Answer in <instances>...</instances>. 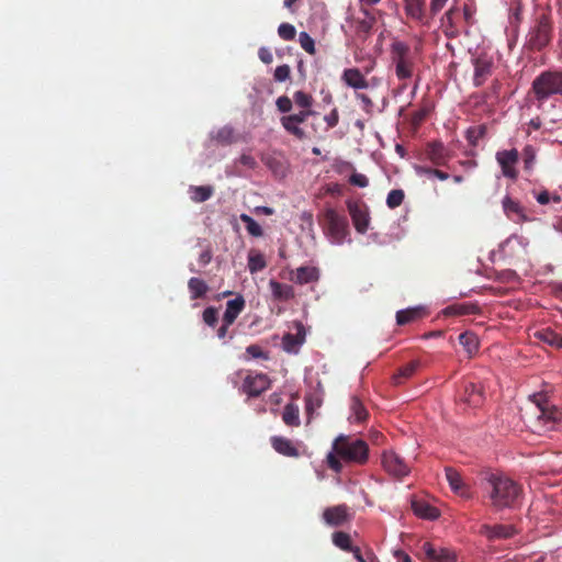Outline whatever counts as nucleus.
<instances>
[{"mask_svg": "<svg viewBox=\"0 0 562 562\" xmlns=\"http://www.w3.org/2000/svg\"><path fill=\"white\" fill-rule=\"evenodd\" d=\"M351 553L353 554V558L358 561V562H371V557L369 555V553H372L371 551H368L366 553V555H363L360 551V549L358 547H356Z\"/></svg>", "mask_w": 562, "mask_h": 562, "instance_id": "59", "label": "nucleus"}, {"mask_svg": "<svg viewBox=\"0 0 562 562\" xmlns=\"http://www.w3.org/2000/svg\"><path fill=\"white\" fill-rule=\"evenodd\" d=\"M412 507L414 513L422 518L436 519L439 516L438 509L426 502H413Z\"/></svg>", "mask_w": 562, "mask_h": 562, "instance_id": "34", "label": "nucleus"}, {"mask_svg": "<svg viewBox=\"0 0 562 562\" xmlns=\"http://www.w3.org/2000/svg\"><path fill=\"white\" fill-rule=\"evenodd\" d=\"M443 313L446 315H475L480 313V307L472 303H458L447 306Z\"/></svg>", "mask_w": 562, "mask_h": 562, "instance_id": "29", "label": "nucleus"}, {"mask_svg": "<svg viewBox=\"0 0 562 562\" xmlns=\"http://www.w3.org/2000/svg\"><path fill=\"white\" fill-rule=\"evenodd\" d=\"M495 158L503 176L514 181L517 180L518 170L516 169V165L519 160L518 150L516 148L499 150L496 153Z\"/></svg>", "mask_w": 562, "mask_h": 562, "instance_id": "9", "label": "nucleus"}, {"mask_svg": "<svg viewBox=\"0 0 562 562\" xmlns=\"http://www.w3.org/2000/svg\"><path fill=\"white\" fill-rule=\"evenodd\" d=\"M305 341V330L301 323L297 324L296 334H285L282 338V347L289 353H297Z\"/></svg>", "mask_w": 562, "mask_h": 562, "instance_id": "19", "label": "nucleus"}, {"mask_svg": "<svg viewBox=\"0 0 562 562\" xmlns=\"http://www.w3.org/2000/svg\"><path fill=\"white\" fill-rule=\"evenodd\" d=\"M315 114L316 112L314 110L300 109L297 113L281 116L280 123L286 133L299 140H305L307 138V134L300 125L304 123L310 116Z\"/></svg>", "mask_w": 562, "mask_h": 562, "instance_id": "7", "label": "nucleus"}, {"mask_svg": "<svg viewBox=\"0 0 562 562\" xmlns=\"http://www.w3.org/2000/svg\"><path fill=\"white\" fill-rule=\"evenodd\" d=\"M324 121L326 122L328 128L335 127L339 122L338 110L336 108L333 109L329 114L324 116Z\"/></svg>", "mask_w": 562, "mask_h": 562, "instance_id": "53", "label": "nucleus"}, {"mask_svg": "<svg viewBox=\"0 0 562 562\" xmlns=\"http://www.w3.org/2000/svg\"><path fill=\"white\" fill-rule=\"evenodd\" d=\"M190 191L192 192L191 199L198 203L209 200L214 192L211 186L191 187Z\"/></svg>", "mask_w": 562, "mask_h": 562, "instance_id": "40", "label": "nucleus"}, {"mask_svg": "<svg viewBox=\"0 0 562 562\" xmlns=\"http://www.w3.org/2000/svg\"><path fill=\"white\" fill-rule=\"evenodd\" d=\"M459 342L464 347L470 356L475 353L479 349L477 336L471 331L460 334Z\"/></svg>", "mask_w": 562, "mask_h": 562, "instance_id": "37", "label": "nucleus"}, {"mask_svg": "<svg viewBox=\"0 0 562 562\" xmlns=\"http://www.w3.org/2000/svg\"><path fill=\"white\" fill-rule=\"evenodd\" d=\"M282 420L285 425L291 427L300 426V409L294 403H288L282 413Z\"/></svg>", "mask_w": 562, "mask_h": 562, "instance_id": "32", "label": "nucleus"}, {"mask_svg": "<svg viewBox=\"0 0 562 562\" xmlns=\"http://www.w3.org/2000/svg\"><path fill=\"white\" fill-rule=\"evenodd\" d=\"M258 56H259V59L263 63V64H271L272 60H273V56H272V53L270 52V49L266 48V47H261L259 48L258 50Z\"/></svg>", "mask_w": 562, "mask_h": 562, "instance_id": "57", "label": "nucleus"}, {"mask_svg": "<svg viewBox=\"0 0 562 562\" xmlns=\"http://www.w3.org/2000/svg\"><path fill=\"white\" fill-rule=\"evenodd\" d=\"M333 543L342 551L351 552L356 547L351 543V537L344 531H336L333 533Z\"/></svg>", "mask_w": 562, "mask_h": 562, "instance_id": "38", "label": "nucleus"}, {"mask_svg": "<svg viewBox=\"0 0 562 562\" xmlns=\"http://www.w3.org/2000/svg\"><path fill=\"white\" fill-rule=\"evenodd\" d=\"M270 379L263 373L247 374L243 382V392L257 397L270 387Z\"/></svg>", "mask_w": 562, "mask_h": 562, "instance_id": "11", "label": "nucleus"}, {"mask_svg": "<svg viewBox=\"0 0 562 562\" xmlns=\"http://www.w3.org/2000/svg\"><path fill=\"white\" fill-rule=\"evenodd\" d=\"M291 69L288 65L278 66L274 70V80L278 82H283L290 78Z\"/></svg>", "mask_w": 562, "mask_h": 562, "instance_id": "49", "label": "nucleus"}, {"mask_svg": "<svg viewBox=\"0 0 562 562\" xmlns=\"http://www.w3.org/2000/svg\"><path fill=\"white\" fill-rule=\"evenodd\" d=\"M473 14H474V11L472 10V8L468 4H465L463 7V18L468 25L473 24Z\"/></svg>", "mask_w": 562, "mask_h": 562, "instance_id": "61", "label": "nucleus"}, {"mask_svg": "<svg viewBox=\"0 0 562 562\" xmlns=\"http://www.w3.org/2000/svg\"><path fill=\"white\" fill-rule=\"evenodd\" d=\"M341 80L353 89H367L369 87L368 80L358 68H347L341 75Z\"/></svg>", "mask_w": 562, "mask_h": 562, "instance_id": "20", "label": "nucleus"}, {"mask_svg": "<svg viewBox=\"0 0 562 562\" xmlns=\"http://www.w3.org/2000/svg\"><path fill=\"white\" fill-rule=\"evenodd\" d=\"M350 416L349 419L357 423H362L368 418V411L358 396H352L350 400Z\"/></svg>", "mask_w": 562, "mask_h": 562, "instance_id": "31", "label": "nucleus"}, {"mask_svg": "<svg viewBox=\"0 0 562 562\" xmlns=\"http://www.w3.org/2000/svg\"><path fill=\"white\" fill-rule=\"evenodd\" d=\"M299 42H300L301 47L305 52H307L311 55L315 54V52H316L315 42L306 32H301L299 34Z\"/></svg>", "mask_w": 562, "mask_h": 562, "instance_id": "45", "label": "nucleus"}, {"mask_svg": "<svg viewBox=\"0 0 562 562\" xmlns=\"http://www.w3.org/2000/svg\"><path fill=\"white\" fill-rule=\"evenodd\" d=\"M319 279V271L315 267L303 266L296 269L294 277L291 278L297 284H307Z\"/></svg>", "mask_w": 562, "mask_h": 562, "instance_id": "26", "label": "nucleus"}, {"mask_svg": "<svg viewBox=\"0 0 562 562\" xmlns=\"http://www.w3.org/2000/svg\"><path fill=\"white\" fill-rule=\"evenodd\" d=\"M535 337L551 347L562 349V336L550 328H543L535 333Z\"/></svg>", "mask_w": 562, "mask_h": 562, "instance_id": "27", "label": "nucleus"}, {"mask_svg": "<svg viewBox=\"0 0 562 562\" xmlns=\"http://www.w3.org/2000/svg\"><path fill=\"white\" fill-rule=\"evenodd\" d=\"M459 401L469 407H479L484 402L483 387L480 383L467 381L463 384V391L459 395Z\"/></svg>", "mask_w": 562, "mask_h": 562, "instance_id": "13", "label": "nucleus"}, {"mask_svg": "<svg viewBox=\"0 0 562 562\" xmlns=\"http://www.w3.org/2000/svg\"><path fill=\"white\" fill-rule=\"evenodd\" d=\"M536 199L539 204L546 205L551 201V195L547 190H543L536 196Z\"/></svg>", "mask_w": 562, "mask_h": 562, "instance_id": "62", "label": "nucleus"}, {"mask_svg": "<svg viewBox=\"0 0 562 562\" xmlns=\"http://www.w3.org/2000/svg\"><path fill=\"white\" fill-rule=\"evenodd\" d=\"M458 12L457 7L450 8L443 15L445 25H448L450 27H453L454 20L453 16Z\"/></svg>", "mask_w": 562, "mask_h": 562, "instance_id": "58", "label": "nucleus"}, {"mask_svg": "<svg viewBox=\"0 0 562 562\" xmlns=\"http://www.w3.org/2000/svg\"><path fill=\"white\" fill-rule=\"evenodd\" d=\"M529 398L535 404L532 430L539 435L552 430L562 431V409L553 405L542 393L532 394Z\"/></svg>", "mask_w": 562, "mask_h": 562, "instance_id": "3", "label": "nucleus"}, {"mask_svg": "<svg viewBox=\"0 0 562 562\" xmlns=\"http://www.w3.org/2000/svg\"><path fill=\"white\" fill-rule=\"evenodd\" d=\"M395 74L400 80L408 79L413 75V63L409 59L395 58Z\"/></svg>", "mask_w": 562, "mask_h": 562, "instance_id": "36", "label": "nucleus"}, {"mask_svg": "<svg viewBox=\"0 0 562 562\" xmlns=\"http://www.w3.org/2000/svg\"><path fill=\"white\" fill-rule=\"evenodd\" d=\"M383 469L392 476L402 479L409 473L408 465L394 451H384L382 454Z\"/></svg>", "mask_w": 562, "mask_h": 562, "instance_id": "10", "label": "nucleus"}, {"mask_svg": "<svg viewBox=\"0 0 562 562\" xmlns=\"http://www.w3.org/2000/svg\"><path fill=\"white\" fill-rule=\"evenodd\" d=\"M272 448L280 454L291 458L300 457L299 449L293 445V442L281 436H273L271 438Z\"/></svg>", "mask_w": 562, "mask_h": 562, "instance_id": "21", "label": "nucleus"}, {"mask_svg": "<svg viewBox=\"0 0 562 562\" xmlns=\"http://www.w3.org/2000/svg\"><path fill=\"white\" fill-rule=\"evenodd\" d=\"M356 98L362 102L363 111L371 114L373 109V101L371 98L364 93H356Z\"/></svg>", "mask_w": 562, "mask_h": 562, "instance_id": "52", "label": "nucleus"}, {"mask_svg": "<svg viewBox=\"0 0 562 562\" xmlns=\"http://www.w3.org/2000/svg\"><path fill=\"white\" fill-rule=\"evenodd\" d=\"M347 207L356 231L360 234H364L368 231L370 223L368 207L358 202H348Z\"/></svg>", "mask_w": 562, "mask_h": 562, "instance_id": "12", "label": "nucleus"}, {"mask_svg": "<svg viewBox=\"0 0 562 562\" xmlns=\"http://www.w3.org/2000/svg\"><path fill=\"white\" fill-rule=\"evenodd\" d=\"M491 487L490 499L496 509L512 508L521 495V487L510 477L491 474L487 479Z\"/></svg>", "mask_w": 562, "mask_h": 562, "instance_id": "4", "label": "nucleus"}, {"mask_svg": "<svg viewBox=\"0 0 562 562\" xmlns=\"http://www.w3.org/2000/svg\"><path fill=\"white\" fill-rule=\"evenodd\" d=\"M278 34L284 41H292L295 38L296 30L290 23H282L278 27Z\"/></svg>", "mask_w": 562, "mask_h": 562, "instance_id": "46", "label": "nucleus"}, {"mask_svg": "<svg viewBox=\"0 0 562 562\" xmlns=\"http://www.w3.org/2000/svg\"><path fill=\"white\" fill-rule=\"evenodd\" d=\"M420 558L425 562H456L457 553L450 548L424 542L420 547Z\"/></svg>", "mask_w": 562, "mask_h": 562, "instance_id": "8", "label": "nucleus"}, {"mask_svg": "<svg viewBox=\"0 0 562 562\" xmlns=\"http://www.w3.org/2000/svg\"><path fill=\"white\" fill-rule=\"evenodd\" d=\"M503 210L506 216L514 222H524L527 220V216L524 212L522 206L519 202L513 200L510 196L506 195L503 199Z\"/></svg>", "mask_w": 562, "mask_h": 562, "instance_id": "23", "label": "nucleus"}, {"mask_svg": "<svg viewBox=\"0 0 562 562\" xmlns=\"http://www.w3.org/2000/svg\"><path fill=\"white\" fill-rule=\"evenodd\" d=\"M537 148L533 147L532 145H526L524 148H522V161H524V170L527 172V173H532L533 169H535V165H536V161H537Z\"/></svg>", "mask_w": 562, "mask_h": 562, "instance_id": "35", "label": "nucleus"}, {"mask_svg": "<svg viewBox=\"0 0 562 562\" xmlns=\"http://www.w3.org/2000/svg\"><path fill=\"white\" fill-rule=\"evenodd\" d=\"M202 318L207 326L214 328L218 322V310L214 306L206 307L202 313Z\"/></svg>", "mask_w": 562, "mask_h": 562, "instance_id": "44", "label": "nucleus"}, {"mask_svg": "<svg viewBox=\"0 0 562 562\" xmlns=\"http://www.w3.org/2000/svg\"><path fill=\"white\" fill-rule=\"evenodd\" d=\"M420 367L419 360H413L405 366L401 367L397 372L393 375L395 384H402L405 380L412 378Z\"/></svg>", "mask_w": 562, "mask_h": 562, "instance_id": "30", "label": "nucleus"}, {"mask_svg": "<svg viewBox=\"0 0 562 562\" xmlns=\"http://www.w3.org/2000/svg\"><path fill=\"white\" fill-rule=\"evenodd\" d=\"M245 308V300L241 295H238L234 300H229L226 303V308L223 315V322L226 324H234L238 315Z\"/></svg>", "mask_w": 562, "mask_h": 562, "instance_id": "24", "label": "nucleus"}, {"mask_svg": "<svg viewBox=\"0 0 562 562\" xmlns=\"http://www.w3.org/2000/svg\"><path fill=\"white\" fill-rule=\"evenodd\" d=\"M239 218L246 225V229L249 235L254 237H261L263 235L261 226L251 216L243 213Z\"/></svg>", "mask_w": 562, "mask_h": 562, "instance_id": "41", "label": "nucleus"}, {"mask_svg": "<svg viewBox=\"0 0 562 562\" xmlns=\"http://www.w3.org/2000/svg\"><path fill=\"white\" fill-rule=\"evenodd\" d=\"M405 194L401 189L391 190L386 198V205L390 209H395L400 206L404 201Z\"/></svg>", "mask_w": 562, "mask_h": 562, "instance_id": "43", "label": "nucleus"}, {"mask_svg": "<svg viewBox=\"0 0 562 562\" xmlns=\"http://www.w3.org/2000/svg\"><path fill=\"white\" fill-rule=\"evenodd\" d=\"M239 162L249 169H255L257 167L255 157L249 154H243L239 158Z\"/></svg>", "mask_w": 562, "mask_h": 562, "instance_id": "55", "label": "nucleus"}, {"mask_svg": "<svg viewBox=\"0 0 562 562\" xmlns=\"http://www.w3.org/2000/svg\"><path fill=\"white\" fill-rule=\"evenodd\" d=\"M188 289L190 291L191 300L201 299L209 291V286H207L206 282L204 280L195 278V277L191 278L188 281Z\"/></svg>", "mask_w": 562, "mask_h": 562, "instance_id": "33", "label": "nucleus"}, {"mask_svg": "<svg viewBox=\"0 0 562 562\" xmlns=\"http://www.w3.org/2000/svg\"><path fill=\"white\" fill-rule=\"evenodd\" d=\"M435 170L436 169L430 167L415 166V171L418 176L434 177Z\"/></svg>", "mask_w": 562, "mask_h": 562, "instance_id": "60", "label": "nucleus"}, {"mask_svg": "<svg viewBox=\"0 0 562 562\" xmlns=\"http://www.w3.org/2000/svg\"><path fill=\"white\" fill-rule=\"evenodd\" d=\"M394 557L396 558L397 562H413L412 558L403 550H395Z\"/></svg>", "mask_w": 562, "mask_h": 562, "instance_id": "64", "label": "nucleus"}, {"mask_svg": "<svg viewBox=\"0 0 562 562\" xmlns=\"http://www.w3.org/2000/svg\"><path fill=\"white\" fill-rule=\"evenodd\" d=\"M446 479L451 490L463 498H470L471 493L467 484L463 482L461 474L453 468L445 469Z\"/></svg>", "mask_w": 562, "mask_h": 562, "instance_id": "18", "label": "nucleus"}, {"mask_svg": "<svg viewBox=\"0 0 562 562\" xmlns=\"http://www.w3.org/2000/svg\"><path fill=\"white\" fill-rule=\"evenodd\" d=\"M369 446L364 440L339 435L334 439L331 450L326 456V464L338 474L344 469V462L364 465L369 460Z\"/></svg>", "mask_w": 562, "mask_h": 562, "instance_id": "1", "label": "nucleus"}, {"mask_svg": "<svg viewBox=\"0 0 562 562\" xmlns=\"http://www.w3.org/2000/svg\"><path fill=\"white\" fill-rule=\"evenodd\" d=\"M232 136L231 130L223 128L218 131L216 138L223 143H229Z\"/></svg>", "mask_w": 562, "mask_h": 562, "instance_id": "63", "label": "nucleus"}, {"mask_svg": "<svg viewBox=\"0 0 562 562\" xmlns=\"http://www.w3.org/2000/svg\"><path fill=\"white\" fill-rule=\"evenodd\" d=\"M324 229L335 244H342L349 233L348 220L334 209L324 212Z\"/></svg>", "mask_w": 562, "mask_h": 562, "instance_id": "6", "label": "nucleus"}, {"mask_svg": "<svg viewBox=\"0 0 562 562\" xmlns=\"http://www.w3.org/2000/svg\"><path fill=\"white\" fill-rule=\"evenodd\" d=\"M531 90L539 103L550 98H562V70L549 69L539 74L532 81Z\"/></svg>", "mask_w": 562, "mask_h": 562, "instance_id": "5", "label": "nucleus"}, {"mask_svg": "<svg viewBox=\"0 0 562 562\" xmlns=\"http://www.w3.org/2000/svg\"><path fill=\"white\" fill-rule=\"evenodd\" d=\"M426 156L436 166H442L448 160V151L442 143L432 142L427 145Z\"/></svg>", "mask_w": 562, "mask_h": 562, "instance_id": "22", "label": "nucleus"}, {"mask_svg": "<svg viewBox=\"0 0 562 562\" xmlns=\"http://www.w3.org/2000/svg\"><path fill=\"white\" fill-rule=\"evenodd\" d=\"M392 53L394 54V59L401 58V57L403 59H408V57H407L408 46L402 42H396L393 44Z\"/></svg>", "mask_w": 562, "mask_h": 562, "instance_id": "48", "label": "nucleus"}, {"mask_svg": "<svg viewBox=\"0 0 562 562\" xmlns=\"http://www.w3.org/2000/svg\"><path fill=\"white\" fill-rule=\"evenodd\" d=\"M293 100L290 99L288 95H281L276 100L277 109L281 113H290L293 109Z\"/></svg>", "mask_w": 562, "mask_h": 562, "instance_id": "47", "label": "nucleus"}, {"mask_svg": "<svg viewBox=\"0 0 562 562\" xmlns=\"http://www.w3.org/2000/svg\"><path fill=\"white\" fill-rule=\"evenodd\" d=\"M293 102L299 109L313 110L314 98L310 93L299 90L293 93Z\"/></svg>", "mask_w": 562, "mask_h": 562, "instance_id": "39", "label": "nucleus"}, {"mask_svg": "<svg viewBox=\"0 0 562 562\" xmlns=\"http://www.w3.org/2000/svg\"><path fill=\"white\" fill-rule=\"evenodd\" d=\"M247 353L252 358H267L263 350L258 345H249L246 349Z\"/></svg>", "mask_w": 562, "mask_h": 562, "instance_id": "56", "label": "nucleus"}, {"mask_svg": "<svg viewBox=\"0 0 562 562\" xmlns=\"http://www.w3.org/2000/svg\"><path fill=\"white\" fill-rule=\"evenodd\" d=\"M430 109L427 106H424L419 109L418 111L413 113L412 122L414 125L420 124L429 114Z\"/></svg>", "mask_w": 562, "mask_h": 562, "instance_id": "51", "label": "nucleus"}, {"mask_svg": "<svg viewBox=\"0 0 562 562\" xmlns=\"http://www.w3.org/2000/svg\"><path fill=\"white\" fill-rule=\"evenodd\" d=\"M553 38V19L550 4L536 5L529 30L526 34L524 48L538 53L548 47Z\"/></svg>", "mask_w": 562, "mask_h": 562, "instance_id": "2", "label": "nucleus"}, {"mask_svg": "<svg viewBox=\"0 0 562 562\" xmlns=\"http://www.w3.org/2000/svg\"><path fill=\"white\" fill-rule=\"evenodd\" d=\"M324 521L331 527H339L350 519L348 506L345 504L327 507L323 512Z\"/></svg>", "mask_w": 562, "mask_h": 562, "instance_id": "14", "label": "nucleus"}, {"mask_svg": "<svg viewBox=\"0 0 562 562\" xmlns=\"http://www.w3.org/2000/svg\"><path fill=\"white\" fill-rule=\"evenodd\" d=\"M349 182L352 186H356V187H359V188H366L369 184V180H368L367 176H364L362 173H358V172H353L350 176Z\"/></svg>", "mask_w": 562, "mask_h": 562, "instance_id": "50", "label": "nucleus"}, {"mask_svg": "<svg viewBox=\"0 0 562 562\" xmlns=\"http://www.w3.org/2000/svg\"><path fill=\"white\" fill-rule=\"evenodd\" d=\"M474 65V76H473V85L475 87H481L487 80V78L492 75L493 61L491 58L486 56H479L473 60Z\"/></svg>", "mask_w": 562, "mask_h": 562, "instance_id": "16", "label": "nucleus"}, {"mask_svg": "<svg viewBox=\"0 0 562 562\" xmlns=\"http://www.w3.org/2000/svg\"><path fill=\"white\" fill-rule=\"evenodd\" d=\"M448 0H430L429 11L431 16H436L446 5Z\"/></svg>", "mask_w": 562, "mask_h": 562, "instance_id": "54", "label": "nucleus"}, {"mask_svg": "<svg viewBox=\"0 0 562 562\" xmlns=\"http://www.w3.org/2000/svg\"><path fill=\"white\" fill-rule=\"evenodd\" d=\"M403 3L407 18L424 25L428 24L426 19V0H403Z\"/></svg>", "mask_w": 562, "mask_h": 562, "instance_id": "17", "label": "nucleus"}, {"mask_svg": "<svg viewBox=\"0 0 562 562\" xmlns=\"http://www.w3.org/2000/svg\"><path fill=\"white\" fill-rule=\"evenodd\" d=\"M267 262L260 252H250L248 256V269L250 273H256L266 268Z\"/></svg>", "mask_w": 562, "mask_h": 562, "instance_id": "42", "label": "nucleus"}, {"mask_svg": "<svg viewBox=\"0 0 562 562\" xmlns=\"http://www.w3.org/2000/svg\"><path fill=\"white\" fill-rule=\"evenodd\" d=\"M480 533L488 540L494 541L498 539H509L517 533V530L512 525H482Z\"/></svg>", "mask_w": 562, "mask_h": 562, "instance_id": "15", "label": "nucleus"}, {"mask_svg": "<svg viewBox=\"0 0 562 562\" xmlns=\"http://www.w3.org/2000/svg\"><path fill=\"white\" fill-rule=\"evenodd\" d=\"M269 288L274 300L286 302L294 297V289L290 284L281 283L276 280L269 281Z\"/></svg>", "mask_w": 562, "mask_h": 562, "instance_id": "25", "label": "nucleus"}, {"mask_svg": "<svg viewBox=\"0 0 562 562\" xmlns=\"http://www.w3.org/2000/svg\"><path fill=\"white\" fill-rule=\"evenodd\" d=\"M425 315L423 307L402 310L396 313V323L401 326L413 323Z\"/></svg>", "mask_w": 562, "mask_h": 562, "instance_id": "28", "label": "nucleus"}]
</instances>
